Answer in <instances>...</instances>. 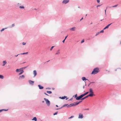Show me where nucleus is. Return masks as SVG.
Returning a JSON list of instances; mask_svg holds the SVG:
<instances>
[{"label":"nucleus","instance_id":"ddd939ff","mask_svg":"<svg viewBox=\"0 0 121 121\" xmlns=\"http://www.w3.org/2000/svg\"><path fill=\"white\" fill-rule=\"evenodd\" d=\"M25 78V76H20L19 79H24Z\"/></svg>","mask_w":121,"mask_h":121},{"label":"nucleus","instance_id":"09e8293b","mask_svg":"<svg viewBox=\"0 0 121 121\" xmlns=\"http://www.w3.org/2000/svg\"><path fill=\"white\" fill-rule=\"evenodd\" d=\"M63 106H62V107H61L59 108H60V109L62 108H63Z\"/></svg>","mask_w":121,"mask_h":121},{"label":"nucleus","instance_id":"37998d69","mask_svg":"<svg viewBox=\"0 0 121 121\" xmlns=\"http://www.w3.org/2000/svg\"><path fill=\"white\" fill-rule=\"evenodd\" d=\"M89 108L85 109H84L85 110H89Z\"/></svg>","mask_w":121,"mask_h":121},{"label":"nucleus","instance_id":"e433bc0d","mask_svg":"<svg viewBox=\"0 0 121 121\" xmlns=\"http://www.w3.org/2000/svg\"><path fill=\"white\" fill-rule=\"evenodd\" d=\"M104 31L103 30H102L101 31H100L99 32H100V33H103L104 32Z\"/></svg>","mask_w":121,"mask_h":121},{"label":"nucleus","instance_id":"c03bdc74","mask_svg":"<svg viewBox=\"0 0 121 121\" xmlns=\"http://www.w3.org/2000/svg\"><path fill=\"white\" fill-rule=\"evenodd\" d=\"M107 8V7H106V9L105 10V14H106V11Z\"/></svg>","mask_w":121,"mask_h":121},{"label":"nucleus","instance_id":"9d476101","mask_svg":"<svg viewBox=\"0 0 121 121\" xmlns=\"http://www.w3.org/2000/svg\"><path fill=\"white\" fill-rule=\"evenodd\" d=\"M38 86L39 88V89H43V87L41 86V85H38Z\"/></svg>","mask_w":121,"mask_h":121},{"label":"nucleus","instance_id":"0eeeda50","mask_svg":"<svg viewBox=\"0 0 121 121\" xmlns=\"http://www.w3.org/2000/svg\"><path fill=\"white\" fill-rule=\"evenodd\" d=\"M83 118V114L81 113H79V116L78 118L79 119H82Z\"/></svg>","mask_w":121,"mask_h":121},{"label":"nucleus","instance_id":"6e6552de","mask_svg":"<svg viewBox=\"0 0 121 121\" xmlns=\"http://www.w3.org/2000/svg\"><path fill=\"white\" fill-rule=\"evenodd\" d=\"M69 2V0H64L62 2V3L63 4H65Z\"/></svg>","mask_w":121,"mask_h":121},{"label":"nucleus","instance_id":"c85d7f7f","mask_svg":"<svg viewBox=\"0 0 121 121\" xmlns=\"http://www.w3.org/2000/svg\"><path fill=\"white\" fill-rule=\"evenodd\" d=\"M82 101L81 100V101H79L78 102H77V104L78 105V104H79Z\"/></svg>","mask_w":121,"mask_h":121},{"label":"nucleus","instance_id":"393cba45","mask_svg":"<svg viewBox=\"0 0 121 121\" xmlns=\"http://www.w3.org/2000/svg\"><path fill=\"white\" fill-rule=\"evenodd\" d=\"M68 104H65L63 105V107H65V106H67H67L68 105Z\"/></svg>","mask_w":121,"mask_h":121},{"label":"nucleus","instance_id":"4be33fe9","mask_svg":"<svg viewBox=\"0 0 121 121\" xmlns=\"http://www.w3.org/2000/svg\"><path fill=\"white\" fill-rule=\"evenodd\" d=\"M3 66H4L5 65L6 63V61H3Z\"/></svg>","mask_w":121,"mask_h":121},{"label":"nucleus","instance_id":"6e6d98bb","mask_svg":"<svg viewBox=\"0 0 121 121\" xmlns=\"http://www.w3.org/2000/svg\"><path fill=\"white\" fill-rule=\"evenodd\" d=\"M18 55H19V54H18V55H15V56L17 57V56H18Z\"/></svg>","mask_w":121,"mask_h":121},{"label":"nucleus","instance_id":"f3484780","mask_svg":"<svg viewBox=\"0 0 121 121\" xmlns=\"http://www.w3.org/2000/svg\"><path fill=\"white\" fill-rule=\"evenodd\" d=\"M66 97L65 96H64L63 97H59V98L61 99H65Z\"/></svg>","mask_w":121,"mask_h":121},{"label":"nucleus","instance_id":"a18cd8bd","mask_svg":"<svg viewBox=\"0 0 121 121\" xmlns=\"http://www.w3.org/2000/svg\"><path fill=\"white\" fill-rule=\"evenodd\" d=\"M46 89H50V88H46Z\"/></svg>","mask_w":121,"mask_h":121},{"label":"nucleus","instance_id":"b1692460","mask_svg":"<svg viewBox=\"0 0 121 121\" xmlns=\"http://www.w3.org/2000/svg\"><path fill=\"white\" fill-rule=\"evenodd\" d=\"M47 93H48L49 94H51L52 93V92L51 91H47Z\"/></svg>","mask_w":121,"mask_h":121},{"label":"nucleus","instance_id":"864d4df0","mask_svg":"<svg viewBox=\"0 0 121 121\" xmlns=\"http://www.w3.org/2000/svg\"><path fill=\"white\" fill-rule=\"evenodd\" d=\"M94 82H91L90 83L91 84V83H94Z\"/></svg>","mask_w":121,"mask_h":121},{"label":"nucleus","instance_id":"412c9836","mask_svg":"<svg viewBox=\"0 0 121 121\" xmlns=\"http://www.w3.org/2000/svg\"><path fill=\"white\" fill-rule=\"evenodd\" d=\"M8 110V109L6 110L5 109H2L1 110H0V112H2L3 111H6Z\"/></svg>","mask_w":121,"mask_h":121},{"label":"nucleus","instance_id":"c756f323","mask_svg":"<svg viewBox=\"0 0 121 121\" xmlns=\"http://www.w3.org/2000/svg\"><path fill=\"white\" fill-rule=\"evenodd\" d=\"M74 117V116H72L68 118L69 119H71L73 118Z\"/></svg>","mask_w":121,"mask_h":121},{"label":"nucleus","instance_id":"5701e85b","mask_svg":"<svg viewBox=\"0 0 121 121\" xmlns=\"http://www.w3.org/2000/svg\"><path fill=\"white\" fill-rule=\"evenodd\" d=\"M82 79L83 81L86 80L85 77H83L82 78Z\"/></svg>","mask_w":121,"mask_h":121},{"label":"nucleus","instance_id":"1a4fd4ad","mask_svg":"<svg viewBox=\"0 0 121 121\" xmlns=\"http://www.w3.org/2000/svg\"><path fill=\"white\" fill-rule=\"evenodd\" d=\"M95 95H94L93 93H90V94L87 95L88 97L89 96L92 97Z\"/></svg>","mask_w":121,"mask_h":121},{"label":"nucleus","instance_id":"052dcab7","mask_svg":"<svg viewBox=\"0 0 121 121\" xmlns=\"http://www.w3.org/2000/svg\"><path fill=\"white\" fill-rule=\"evenodd\" d=\"M120 44H121V41L120 42Z\"/></svg>","mask_w":121,"mask_h":121},{"label":"nucleus","instance_id":"f03ea898","mask_svg":"<svg viewBox=\"0 0 121 121\" xmlns=\"http://www.w3.org/2000/svg\"><path fill=\"white\" fill-rule=\"evenodd\" d=\"M99 71V68H97L94 69L92 71L91 74H96L98 73Z\"/></svg>","mask_w":121,"mask_h":121},{"label":"nucleus","instance_id":"69168bd1","mask_svg":"<svg viewBox=\"0 0 121 121\" xmlns=\"http://www.w3.org/2000/svg\"><path fill=\"white\" fill-rule=\"evenodd\" d=\"M87 15V14H86V15Z\"/></svg>","mask_w":121,"mask_h":121},{"label":"nucleus","instance_id":"2eb2a0df","mask_svg":"<svg viewBox=\"0 0 121 121\" xmlns=\"http://www.w3.org/2000/svg\"><path fill=\"white\" fill-rule=\"evenodd\" d=\"M89 92L90 93H93V92L92 88H91L89 89Z\"/></svg>","mask_w":121,"mask_h":121},{"label":"nucleus","instance_id":"423d86ee","mask_svg":"<svg viewBox=\"0 0 121 121\" xmlns=\"http://www.w3.org/2000/svg\"><path fill=\"white\" fill-rule=\"evenodd\" d=\"M28 82L30 85L32 86H33L34 85V81L29 80H28Z\"/></svg>","mask_w":121,"mask_h":121},{"label":"nucleus","instance_id":"7ed1b4c3","mask_svg":"<svg viewBox=\"0 0 121 121\" xmlns=\"http://www.w3.org/2000/svg\"><path fill=\"white\" fill-rule=\"evenodd\" d=\"M78 105L77 103L76 102H74L70 104L69 105L67 106V107L69 108L71 107L75 106Z\"/></svg>","mask_w":121,"mask_h":121},{"label":"nucleus","instance_id":"a878e982","mask_svg":"<svg viewBox=\"0 0 121 121\" xmlns=\"http://www.w3.org/2000/svg\"><path fill=\"white\" fill-rule=\"evenodd\" d=\"M118 4H117L116 5H114L113 6H112V7H117V6H118Z\"/></svg>","mask_w":121,"mask_h":121},{"label":"nucleus","instance_id":"4468645a","mask_svg":"<svg viewBox=\"0 0 121 121\" xmlns=\"http://www.w3.org/2000/svg\"><path fill=\"white\" fill-rule=\"evenodd\" d=\"M75 27H73L72 28H71L70 29V30L71 31H74L75 30Z\"/></svg>","mask_w":121,"mask_h":121},{"label":"nucleus","instance_id":"aec40b11","mask_svg":"<svg viewBox=\"0 0 121 121\" xmlns=\"http://www.w3.org/2000/svg\"><path fill=\"white\" fill-rule=\"evenodd\" d=\"M88 97V95H87L85 96V97L82 98V100H83L87 98Z\"/></svg>","mask_w":121,"mask_h":121},{"label":"nucleus","instance_id":"4c0bfd02","mask_svg":"<svg viewBox=\"0 0 121 121\" xmlns=\"http://www.w3.org/2000/svg\"><path fill=\"white\" fill-rule=\"evenodd\" d=\"M22 44L23 45H25L26 44V43H24V42H23L22 43Z\"/></svg>","mask_w":121,"mask_h":121},{"label":"nucleus","instance_id":"bb28decb","mask_svg":"<svg viewBox=\"0 0 121 121\" xmlns=\"http://www.w3.org/2000/svg\"><path fill=\"white\" fill-rule=\"evenodd\" d=\"M100 32H98L96 34V35H95V36H96L97 35H98L99 34H100Z\"/></svg>","mask_w":121,"mask_h":121},{"label":"nucleus","instance_id":"8fccbe9b","mask_svg":"<svg viewBox=\"0 0 121 121\" xmlns=\"http://www.w3.org/2000/svg\"><path fill=\"white\" fill-rule=\"evenodd\" d=\"M63 106H62V107H61L59 108H60V109L62 108H63Z\"/></svg>","mask_w":121,"mask_h":121},{"label":"nucleus","instance_id":"49530a36","mask_svg":"<svg viewBox=\"0 0 121 121\" xmlns=\"http://www.w3.org/2000/svg\"><path fill=\"white\" fill-rule=\"evenodd\" d=\"M65 39H64L63 41H62V42L63 43H64L65 41Z\"/></svg>","mask_w":121,"mask_h":121},{"label":"nucleus","instance_id":"9b49d317","mask_svg":"<svg viewBox=\"0 0 121 121\" xmlns=\"http://www.w3.org/2000/svg\"><path fill=\"white\" fill-rule=\"evenodd\" d=\"M89 93L88 92H87L85 93H84L83 94H82V97H83L84 96H85V95H86L87 94Z\"/></svg>","mask_w":121,"mask_h":121},{"label":"nucleus","instance_id":"f704fd0d","mask_svg":"<svg viewBox=\"0 0 121 121\" xmlns=\"http://www.w3.org/2000/svg\"><path fill=\"white\" fill-rule=\"evenodd\" d=\"M28 53V52H26V53H22L21 54H27Z\"/></svg>","mask_w":121,"mask_h":121},{"label":"nucleus","instance_id":"a211bd4d","mask_svg":"<svg viewBox=\"0 0 121 121\" xmlns=\"http://www.w3.org/2000/svg\"><path fill=\"white\" fill-rule=\"evenodd\" d=\"M33 74L35 76L37 75V72L35 70L33 71Z\"/></svg>","mask_w":121,"mask_h":121},{"label":"nucleus","instance_id":"c9c22d12","mask_svg":"<svg viewBox=\"0 0 121 121\" xmlns=\"http://www.w3.org/2000/svg\"><path fill=\"white\" fill-rule=\"evenodd\" d=\"M54 47V46H52L51 47V48L50 49V50L51 51L52 50V49Z\"/></svg>","mask_w":121,"mask_h":121},{"label":"nucleus","instance_id":"39448f33","mask_svg":"<svg viewBox=\"0 0 121 121\" xmlns=\"http://www.w3.org/2000/svg\"><path fill=\"white\" fill-rule=\"evenodd\" d=\"M83 97L82 95H80L78 96L76 98V100H82V99Z\"/></svg>","mask_w":121,"mask_h":121},{"label":"nucleus","instance_id":"7c9ffc66","mask_svg":"<svg viewBox=\"0 0 121 121\" xmlns=\"http://www.w3.org/2000/svg\"><path fill=\"white\" fill-rule=\"evenodd\" d=\"M4 78V76H0V78L3 79Z\"/></svg>","mask_w":121,"mask_h":121},{"label":"nucleus","instance_id":"2f4dec72","mask_svg":"<svg viewBox=\"0 0 121 121\" xmlns=\"http://www.w3.org/2000/svg\"><path fill=\"white\" fill-rule=\"evenodd\" d=\"M57 112H55V113H54L53 114V115H56V114H57Z\"/></svg>","mask_w":121,"mask_h":121},{"label":"nucleus","instance_id":"f257e3e1","mask_svg":"<svg viewBox=\"0 0 121 121\" xmlns=\"http://www.w3.org/2000/svg\"><path fill=\"white\" fill-rule=\"evenodd\" d=\"M26 68V67H25L22 68L20 69H17L16 70V71L17 72H19V75H20L24 72L23 69H25Z\"/></svg>","mask_w":121,"mask_h":121},{"label":"nucleus","instance_id":"5fc2aeb1","mask_svg":"<svg viewBox=\"0 0 121 121\" xmlns=\"http://www.w3.org/2000/svg\"><path fill=\"white\" fill-rule=\"evenodd\" d=\"M83 19V17H82V18H81V19L80 20V21L81 20H82Z\"/></svg>","mask_w":121,"mask_h":121},{"label":"nucleus","instance_id":"bf43d9fd","mask_svg":"<svg viewBox=\"0 0 121 121\" xmlns=\"http://www.w3.org/2000/svg\"><path fill=\"white\" fill-rule=\"evenodd\" d=\"M84 87H85L84 86H83V88H84Z\"/></svg>","mask_w":121,"mask_h":121},{"label":"nucleus","instance_id":"a19ab883","mask_svg":"<svg viewBox=\"0 0 121 121\" xmlns=\"http://www.w3.org/2000/svg\"><path fill=\"white\" fill-rule=\"evenodd\" d=\"M14 25H14V24H13L12 25V27H13V26H14Z\"/></svg>","mask_w":121,"mask_h":121},{"label":"nucleus","instance_id":"0e129e2a","mask_svg":"<svg viewBox=\"0 0 121 121\" xmlns=\"http://www.w3.org/2000/svg\"><path fill=\"white\" fill-rule=\"evenodd\" d=\"M67 99H68L67 98H66V100H67Z\"/></svg>","mask_w":121,"mask_h":121},{"label":"nucleus","instance_id":"72a5a7b5","mask_svg":"<svg viewBox=\"0 0 121 121\" xmlns=\"http://www.w3.org/2000/svg\"><path fill=\"white\" fill-rule=\"evenodd\" d=\"M84 39H83L81 41V43H83L84 42Z\"/></svg>","mask_w":121,"mask_h":121},{"label":"nucleus","instance_id":"ea45409f","mask_svg":"<svg viewBox=\"0 0 121 121\" xmlns=\"http://www.w3.org/2000/svg\"><path fill=\"white\" fill-rule=\"evenodd\" d=\"M97 1L98 3H99L100 2L99 0H97Z\"/></svg>","mask_w":121,"mask_h":121},{"label":"nucleus","instance_id":"680f3d73","mask_svg":"<svg viewBox=\"0 0 121 121\" xmlns=\"http://www.w3.org/2000/svg\"><path fill=\"white\" fill-rule=\"evenodd\" d=\"M72 98H71V99H70V100H72Z\"/></svg>","mask_w":121,"mask_h":121},{"label":"nucleus","instance_id":"58836bf2","mask_svg":"<svg viewBox=\"0 0 121 121\" xmlns=\"http://www.w3.org/2000/svg\"><path fill=\"white\" fill-rule=\"evenodd\" d=\"M4 28L2 29L1 30V31H2L4 30Z\"/></svg>","mask_w":121,"mask_h":121},{"label":"nucleus","instance_id":"4d7b16f0","mask_svg":"<svg viewBox=\"0 0 121 121\" xmlns=\"http://www.w3.org/2000/svg\"><path fill=\"white\" fill-rule=\"evenodd\" d=\"M56 107H58V105H56Z\"/></svg>","mask_w":121,"mask_h":121},{"label":"nucleus","instance_id":"79ce46f5","mask_svg":"<svg viewBox=\"0 0 121 121\" xmlns=\"http://www.w3.org/2000/svg\"><path fill=\"white\" fill-rule=\"evenodd\" d=\"M44 94H45V95H48H48L45 92H44Z\"/></svg>","mask_w":121,"mask_h":121},{"label":"nucleus","instance_id":"de8ad7c7","mask_svg":"<svg viewBox=\"0 0 121 121\" xmlns=\"http://www.w3.org/2000/svg\"><path fill=\"white\" fill-rule=\"evenodd\" d=\"M56 109V110H58L60 109V108H57Z\"/></svg>","mask_w":121,"mask_h":121},{"label":"nucleus","instance_id":"603ef678","mask_svg":"<svg viewBox=\"0 0 121 121\" xmlns=\"http://www.w3.org/2000/svg\"><path fill=\"white\" fill-rule=\"evenodd\" d=\"M44 102V101H42V103H43Z\"/></svg>","mask_w":121,"mask_h":121},{"label":"nucleus","instance_id":"cd10ccee","mask_svg":"<svg viewBox=\"0 0 121 121\" xmlns=\"http://www.w3.org/2000/svg\"><path fill=\"white\" fill-rule=\"evenodd\" d=\"M19 8H20L24 9V7L23 6H20Z\"/></svg>","mask_w":121,"mask_h":121},{"label":"nucleus","instance_id":"e2e57ef3","mask_svg":"<svg viewBox=\"0 0 121 121\" xmlns=\"http://www.w3.org/2000/svg\"><path fill=\"white\" fill-rule=\"evenodd\" d=\"M50 61V60H48V61H47V62H48L49 61Z\"/></svg>","mask_w":121,"mask_h":121},{"label":"nucleus","instance_id":"dca6fc26","mask_svg":"<svg viewBox=\"0 0 121 121\" xmlns=\"http://www.w3.org/2000/svg\"><path fill=\"white\" fill-rule=\"evenodd\" d=\"M60 50H58L57 52L55 54L56 55H59L60 54Z\"/></svg>","mask_w":121,"mask_h":121},{"label":"nucleus","instance_id":"6ab92c4d","mask_svg":"<svg viewBox=\"0 0 121 121\" xmlns=\"http://www.w3.org/2000/svg\"><path fill=\"white\" fill-rule=\"evenodd\" d=\"M32 120L33 121H37V119L36 117H34L32 119Z\"/></svg>","mask_w":121,"mask_h":121},{"label":"nucleus","instance_id":"13d9d810","mask_svg":"<svg viewBox=\"0 0 121 121\" xmlns=\"http://www.w3.org/2000/svg\"><path fill=\"white\" fill-rule=\"evenodd\" d=\"M100 6V5H98L97 6V7H98V6Z\"/></svg>","mask_w":121,"mask_h":121},{"label":"nucleus","instance_id":"f8f14e48","mask_svg":"<svg viewBox=\"0 0 121 121\" xmlns=\"http://www.w3.org/2000/svg\"><path fill=\"white\" fill-rule=\"evenodd\" d=\"M112 24L111 23L109 24H108L107 26H106L105 28H104V30H105L107 28H108L109 26H110V25Z\"/></svg>","mask_w":121,"mask_h":121},{"label":"nucleus","instance_id":"20e7f679","mask_svg":"<svg viewBox=\"0 0 121 121\" xmlns=\"http://www.w3.org/2000/svg\"><path fill=\"white\" fill-rule=\"evenodd\" d=\"M44 99L46 101V103L47 105L48 106H49L50 104V101L48 100V99L45 98H44Z\"/></svg>","mask_w":121,"mask_h":121},{"label":"nucleus","instance_id":"473e14b6","mask_svg":"<svg viewBox=\"0 0 121 121\" xmlns=\"http://www.w3.org/2000/svg\"><path fill=\"white\" fill-rule=\"evenodd\" d=\"M77 97H78L77 96V94H76L74 95V97L75 98H77Z\"/></svg>","mask_w":121,"mask_h":121},{"label":"nucleus","instance_id":"3c124183","mask_svg":"<svg viewBox=\"0 0 121 121\" xmlns=\"http://www.w3.org/2000/svg\"><path fill=\"white\" fill-rule=\"evenodd\" d=\"M68 36V35H67L65 37V39H66V38H67V37Z\"/></svg>","mask_w":121,"mask_h":121},{"label":"nucleus","instance_id":"338daca9","mask_svg":"<svg viewBox=\"0 0 121 121\" xmlns=\"http://www.w3.org/2000/svg\"><path fill=\"white\" fill-rule=\"evenodd\" d=\"M0 76H1V75H0Z\"/></svg>","mask_w":121,"mask_h":121}]
</instances>
